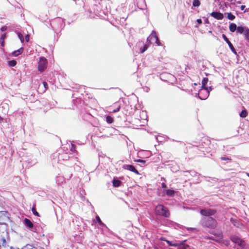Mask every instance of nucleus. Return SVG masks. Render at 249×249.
Listing matches in <instances>:
<instances>
[{
	"label": "nucleus",
	"mask_w": 249,
	"mask_h": 249,
	"mask_svg": "<svg viewBox=\"0 0 249 249\" xmlns=\"http://www.w3.org/2000/svg\"><path fill=\"white\" fill-rule=\"evenodd\" d=\"M203 227L210 229H215L218 225L217 220L212 217H203L200 221Z\"/></svg>",
	"instance_id": "obj_1"
},
{
	"label": "nucleus",
	"mask_w": 249,
	"mask_h": 249,
	"mask_svg": "<svg viewBox=\"0 0 249 249\" xmlns=\"http://www.w3.org/2000/svg\"><path fill=\"white\" fill-rule=\"evenodd\" d=\"M155 212L157 215L164 217H168L170 216V212L168 208L161 204H159L155 207Z\"/></svg>",
	"instance_id": "obj_2"
},
{
	"label": "nucleus",
	"mask_w": 249,
	"mask_h": 249,
	"mask_svg": "<svg viewBox=\"0 0 249 249\" xmlns=\"http://www.w3.org/2000/svg\"><path fill=\"white\" fill-rule=\"evenodd\" d=\"M47 59L43 57H39L38 61V70L42 72L47 67Z\"/></svg>",
	"instance_id": "obj_3"
},
{
	"label": "nucleus",
	"mask_w": 249,
	"mask_h": 249,
	"mask_svg": "<svg viewBox=\"0 0 249 249\" xmlns=\"http://www.w3.org/2000/svg\"><path fill=\"white\" fill-rule=\"evenodd\" d=\"M200 214L204 216V217H212L216 213V211L211 209H202L200 211Z\"/></svg>",
	"instance_id": "obj_4"
},
{
	"label": "nucleus",
	"mask_w": 249,
	"mask_h": 249,
	"mask_svg": "<svg viewBox=\"0 0 249 249\" xmlns=\"http://www.w3.org/2000/svg\"><path fill=\"white\" fill-rule=\"evenodd\" d=\"M210 91L208 88H201L199 89L198 95L201 100L206 99L209 96Z\"/></svg>",
	"instance_id": "obj_5"
},
{
	"label": "nucleus",
	"mask_w": 249,
	"mask_h": 249,
	"mask_svg": "<svg viewBox=\"0 0 249 249\" xmlns=\"http://www.w3.org/2000/svg\"><path fill=\"white\" fill-rule=\"evenodd\" d=\"M154 39L155 40V42L158 45H160V40L157 35V34L155 32L153 31L150 36L147 37V42H149V44H151V40Z\"/></svg>",
	"instance_id": "obj_6"
},
{
	"label": "nucleus",
	"mask_w": 249,
	"mask_h": 249,
	"mask_svg": "<svg viewBox=\"0 0 249 249\" xmlns=\"http://www.w3.org/2000/svg\"><path fill=\"white\" fill-rule=\"evenodd\" d=\"M123 168L125 170H129L136 174V175H140L139 171L135 168L132 165L125 164L123 166Z\"/></svg>",
	"instance_id": "obj_7"
},
{
	"label": "nucleus",
	"mask_w": 249,
	"mask_h": 249,
	"mask_svg": "<svg viewBox=\"0 0 249 249\" xmlns=\"http://www.w3.org/2000/svg\"><path fill=\"white\" fill-rule=\"evenodd\" d=\"M231 240L234 243L237 244L238 245L240 246H244V241H243L242 239L238 237L237 236H231Z\"/></svg>",
	"instance_id": "obj_8"
},
{
	"label": "nucleus",
	"mask_w": 249,
	"mask_h": 249,
	"mask_svg": "<svg viewBox=\"0 0 249 249\" xmlns=\"http://www.w3.org/2000/svg\"><path fill=\"white\" fill-rule=\"evenodd\" d=\"M222 37L223 38V39H224V40L227 43V44H228L230 48L231 49V52L234 53V54H236V51L235 49V48H234L233 45L231 44V43L229 41V39L227 37V36H226V35H225L224 34H223L222 35Z\"/></svg>",
	"instance_id": "obj_9"
},
{
	"label": "nucleus",
	"mask_w": 249,
	"mask_h": 249,
	"mask_svg": "<svg viewBox=\"0 0 249 249\" xmlns=\"http://www.w3.org/2000/svg\"><path fill=\"white\" fill-rule=\"evenodd\" d=\"M210 15L217 20H221L224 18L223 14L220 12H213Z\"/></svg>",
	"instance_id": "obj_10"
},
{
	"label": "nucleus",
	"mask_w": 249,
	"mask_h": 249,
	"mask_svg": "<svg viewBox=\"0 0 249 249\" xmlns=\"http://www.w3.org/2000/svg\"><path fill=\"white\" fill-rule=\"evenodd\" d=\"M249 29L247 28L242 26H239L237 27L236 32L237 34H243L244 35V36H245V34L247 32V30H249Z\"/></svg>",
	"instance_id": "obj_11"
},
{
	"label": "nucleus",
	"mask_w": 249,
	"mask_h": 249,
	"mask_svg": "<svg viewBox=\"0 0 249 249\" xmlns=\"http://www.w3.org/2000/svg\"><path fill=\"white\" fill-rule=\"evenodd\" d=\"M231 223L235 227L240 228L242 226V224L237 219L231 218L230 220Z\"/></svg>",
	"instance_id": "obj_12"
},
{
	"label": "nucleus",
	"mask_w": 249,
	"mask_h": 249,
	"mask_svg": "<svg viewBox=\"0 0 249 249\" xmlns=\"http://www.w3.org/2000/svg\"><path fill=\"white\" fill-rule=\"evenodd\" d=\"M212 234L217 238V240H216L217 241L222 240L223 238V234L222 231H219L218 232H213L212 233Z\"/></svg>",
	"instance_id": "obj_13"
},
{
	"label": "nucleus",
	"mask_w": 249,
	"mask_h": 249,
	"mask_svg": "<svg viewBox=\"0 0 249 249\" xmlns=\"http://www.w3.org/2000/svg\"><path fill=\"white\" fill-rule=\"evenodd\" d=\"M184 242H185V240L183 241V242L178 243L177 249H191L189 245L183 244Z\"/></svg>",
	"instance_id": "obj_14"
},
{
	"label": "nucleus",
	"mask_w": 249,
	"mask_h": 249,
	"mask_svg": "<svg viewBox=\"0 0 249 249\" xmlns=\"http://www.w3.org/2000/svg\"><path fill=\"white\" fill-rule=\"evenodd\" d=\"M23 51H24L23 48L21 47L19 49H18V50L14 51L12 53V54L14 56H18L19 54H21L23 52Z\"/></svg>",
	"instance_id": "obj_15"
},
{
	"label": "nucleus",
	"mask_w": 249,
	"mask_h": 249,
	"mask_svg": "<svg viewBox=\"0 0 249 249\" xmlns=\"http://www.w3.org/2000/svg\"><path fill=\"white\" fill-rule=\"evenodd\" d=\"M237 26L236 24L231 23L229 25V30L231 32H234L237 30Z\"/></svg>",
	"instance_id": "obj_16"
},
{
	"label": "nucleus",
	"mask_w": 249,
	"mask_h": 249,
	"mask_svg": "<svg viewBox=\"0 0 249 249\" xmlns=\"http://www.w3.org/2000/svg\"><path fill=\"white\" fill-rule=\"evenodd\" d=\"M24 224L27 227H29V228H32L33 227V223L30 219L28 218H25Z\"/></svg>",
	"instance_id": "obj_17"
},
{
	"label": "nucleus",
	"mask_w": 249,
	"mask_h": 249,
	"mask_svg": "<svg viewBox=\"0 0 249 249\" xmlns=\"http://www.w3.org/2000/svg\"><path fill=\"white\" fill-rule=\"evenodd\" d=\"M121 184L122 182L118 179H114L112 180V185L114 187H118Z\"/></svg>",
	"instance_id": "obj_18"
},
{
	"label": "nucleus",
	"mask_w": 249,
	"mask_h": 249,
	"mask_svg": "<svg viewBox=\"0 0 249 249\" xmlns=\"http://www.w3.org/2000/svg\"><path fill=\"white\" fill-rule=\"evenodd\" d=\"M42 84L43 88L42 89H40V93H44L46 91V90L48 89V84L46 82H43Z\"/></svg>",
	"instance_id": "obj_19"
},
{
	"label": "nucleus",
	"mask_w": 249,
	"mask_h": 249,
	"mask_svg": "<svg viewBox=\"0 0 249 249\" xmlns=\"http://www.w3.org/2000/svg\"><path fill=\"white\" fill-rule=\"evenodd\" d=\"M175 192L173 190L168 189L166 190V194L168 196H174Z\"/></svg>",
	"instance_id": "obj_20"
},
{
	"label": "nucleus",
	"mask_w": 249,
	"mask_h": 249,
	"mask_svg": "<svg viewBox=\"0 0 249 249\" xmlns=\"http://www.w3.org/2000/svg\"><path fill=\"white\" fill-rule=\"evenodd\" d=\"M208 82V78L207 77L203 78L202 81V87L201 88H208L206 87V84Z\"/></svg>",
	"instance_id": "obj_21"
},
{
	"label": "nucleus",
	"mask_w": 249,
	"mask_h": 249,
	"mask_svg": "<svg viewBox=\"0 0 249 249\" xmlns=\"http://www.w3.org/2000/svg\"><path fill=\"white\" fill-rule=\"evenodd\" d=\"M227 18L231 20H233L235 18V17L231 12L227 13Z\"/></svg>",
	"instance_id": "obj_22"
},
{
	"label": "nucleus",
	"mask_w": 249,
	"mask_h": 249,
	"mask_svg": "<svg viewBox=\"0 0 249 249\" xmlns=\"http://www.w3.org/2000/svg\"><path fill=\"white\" fill-rule=\"evenodd\" d=\"M17 64V61L15 60H12L8 61V66L9 67H14Z\"/></svg>",
	"instance_id": "obj_23"
},
{
	"label": "nucleus",
	"mask_w": 249,
	"mask_h": 249,
	"mask_svg": "<svg viewBox=\"0 0 249 249\" xmlns=\"http://www.w3.org/2000/svg\"><path fill=\"white\" fill-rule=\"evenodd\" d=\"M166 242L170 246H173V247H177L178 246V243L175 242L173 243L168 240H166Z\"/></svg>",
	"instance_id": "obj_24"
},
{
	"label": "nucleus",
	"mask_w": 249,
	"mask_h": 249,
	"mask_svg": "<svg viewBox=\"0 0 249 249\" xmlns=\"http://www.w3.org/2000/svg\"><path fill=\"white\" fill-rule=\"evenodd\" d=\"M5 36H6L5 34H3L1 35V38L0 39V44H1V46H4V40Z\"/></svg>",
	"instance_id": "obj_25"
},
{
	"label": "nucleus",
	"mask_w": 249,
	"mask_h": 249,
	"mask_svg": "<svg viewBox=\"0 0 249 249\" xmlns=\"http://www.w3.org/2000/svg\"><path fill=\"white\" fill-rule=\"evenodd\" d=\"M247 115L248 113L246 110H243L240 113V116L242 118H245Z\"/></svg>",
	"instance_id": "obj_26"
},
{
	"label": "nucleus",
	"mask_w": 249,
	"mask_h": 249,
	"mask_svg": "<svg viewBox=\"0 0 249 249\" xmlns=\"http://www.w3.org/2000/svg\"><path fill=\"white\" fill-rule=\"evenodd\" d=\"M106 121L108 124H111L113 122V119L112 117L107 116L106 117Z\"/></svg>",
	"instance_id": "obj_27"
},
{
	"label": "nucleus",
	"mask_w": 249,
	"mask_h": 249,
	"mask_svg": "<svg viewBox=\"0 0 249 249\" xmlns=\"http://www.w3.org/2000/svg\"><path fill=\"white\" fill-rule=\"evenodd\" d=\"M200 5V2L199 0H194L193 5L195 7H198Z\"/></svg>",
	"instance_id": "obj_28"
},
{
	"label": "nucleus",
	"mask_w": 249,
	"mask_h": 249,
	"mask_svg": "<svg viewBox=\"0 0 249 249\" xmlns=\"http://www.w3.org/2000/svg\"><path fill=\"white\" fill-rule=\"evenodd\" d=\"M32 211L35 215L38 217L40 216L39 213L36 211L35 207L32 208Z\"/></svg>",
	"instance_id": "obj_29"
},
{
	"label": "nucleus",
	"mask_w": 249,
	"mask_h": 249,
	"mask_svg": "<svg viewBox=\"0 0 249 249\" xmlns=\"http://www.w3.org/2000/svg\"><path fill=\"white\" fill-rule=\"evenodd\" d=\"M17 34H18V36L21 42L23 43V42L24 41V38L23 35L19 32H18L17 33Z\"/></svg>",
	"instance_id": "obj_30"
},
{
	"label": "nucleus",
	"mask_w": 249,
	"mask_h": 249,
	"mask_svg": "<svg viewBox=\"0 0 249 249\" xmlns=\"http://www.w3.org/2000/svg\"><path fill=\"white\" fill-rule=\"evenodd\" d=\"M150 44L149 43V42H147V44H145L144 45V46L143 47V48L141 50V53H144L148 48V45H149Z\"/></svg>",
	"instance_id": "obj_31"
},
{
	"label": "nucleus",
	"mask_w": 249,
	"mask_h": 249,
	"mask_svg": "<svg viewBox=\"0 0 249 249\" xmlns=\"http://www.w3.org/2000/svg\"><path fill=\"white\" fill-rule=\"evenodd\" d=\"M96 219L100 225H103L102 221H101L100 217L98 215H96Z\"/></svg>",
	"instance_id": "obj_32"
},
{
	"label": "nucleus",
	"mask_w": 249,
	"mask_h": 249,
	"mask_svg": "<svg viewBox=\"0 0 249 249\" xmlns=\"http://www.w3.org/2000/svg\"><path fill=\"white\" fill-rule=\"evenodd\" d=\"M245 37L246 39L249 40V29L247 30V32L245 34Z\"/></svg>",
	"instance_id": "obj_33"
},
{
	"label": "nucleus",
	"mask_w": 249,
	"mask_h": 249,
	"mask_svg": "<svg viewBox=\"0 0 249 249\" xmlns=\"http://www.w3.org/2000/svg\"><path fill=\"white\" fill-rule=\"evenodd\" d=\"M120 109V106H119L118 107H117L116 108L113 109L112 110V112H114V113L117 112L119 111Z\"/></svg>",
	"instance_id": "obj_34"
},
{
	"label": "nucleus",
	"mask_w": 249,
	"mask_h": 249,
	"mask_svg": "<svg viewBox=\"0 0 249 249\" xmlns=\"http://www.w3.org/2000/svg\"><path fill=\"white\" fill-rule=\"evenodd\" d=\"M135 161L137 162L142 163H145V160H140V159L136 160Z\"/></svg>",
	"instance_id": "obj_35"
},
{
	"label": "nucleus",
	"mask_w": 249,
	"mask_h": 249,
	"mask_svg": "<svg viewBox=\"0 0 249 249\" xmlns=\"http://www.w3.org/2000/svg\"><path fill=\"white\" fill-rule=\"evenodd\" d=\"M2 246L3 247H5V246H6V240H5V239L4 238V237H3V238H2Z\"/></svg>",
	"instance_id": "obj_36"
},
{
	"label": "nucleus",
	"mask_w": 249,
	"mask_h": 249,
	"mask_svg": "<svg viewBox=\"0 0 249 249\" xmlns=\"http://www.w3.org/2000/svg\"><path fill=\"white\" fill-rule=\"evenodd\" d=\"M25 40H26V42H29V39H30V36H29V35H28V34L26 35L25 36Z\"/></svg>",
	"instance_id": "obj_37"
},
{
	"label": "nucleus",
	"mask_w": 249,
	"mask_h": 249,
	"mask_svg": "<svg viewBox=\"0 0 249 249\" xmlns=\"http://www.w3.org/2000/svg\"><path fill=\"white\" fill-rule=\"evenodd\" d=\"M220 159H221V160H231V159H230V158H226V157H221Z\"/></svg>",
	"instance_id": "obj_38"
},
{
	"label": "nucleus",
	"mask_w": 249,
	"mask_h": 249,
	"mask_svg": "<svg viewBox=\"0 0 249 249\" xmlns=\"http://www.w3.org/2000/svg\"><path fill=\"white\" fill-rule=\"evenodd\" d=\"M6 30H7V27L6 26H4L2 27L1 28V31L2 32H4Z\"/></svg>",
	"instance_id": "obj_39"
},
{
	"label": "nucleus",
	"mask_w": 249,
	"mask_h": 249,
	"mask_svg": "<svg viewBox=\"0 0 249 249\" xmlns=\"http://www.w3.org/2000/svg\"><path fill=\"white\" fill-rule=\"evenodd\" d=\"M43 88V86H41V85H39L37 91L40 93V89H42Z\"/></svg>",
	"instance_id": "obj_40"
},
{
	"label": "nucleus",
	"mask_w": 249,
	"mask_h": 249,
	"mask_svg": "<svg viewBox=\"0 0 249 249\" xmlns=\"http://www.w3.org/2000/svg\"><path fill=\"white\" fill-rule=\"evenodd\" d=\"M160 240H161V241H164L166 242V240H167V239L165 238V237H163V236H162L160 238Z\"/></svg>",
	"instance_id": "obj_41"
},
{
	"label": "nucleus",
	"mask_w": 249,
	"mask_h": 249,
	"mask_svg": "<svg viewBox=\"0 0 249 249\" xmlns=\"http://www.w3.org/2000/svg\"><path fill=\"white\" fill-rule=\"evenodd\" d=\"M197 22L198 23H199L200 24H202V20L201 19H200V18L197 19Z\"/></svg>",
	"instance_id": "obj_42"
},
{
	"label": "nucleus",
	"mask_w": 249,
	"mask_h": 249,
	"mask_svg": "<svg viewBox=\"0 0 249 249\" xmlns=\"http://www.w3.org/2000/svg\"><path fill=\"white\" fill-rule=\"evenodd\" d=\"M161 186H162V188H166V187H167V186H166V184H165V183H162L161 184Z\"/></svg>",
	"instance_id": "obj_43"
},
{
	"label": "nucleus",
	"mask_w": 249,
	"mask_h": 249,
	"mask_svg": "<svg viewBox=\"0 0 249 249\" xmlns=\"http://www.w3.org/2000/svg\"><path fill=\"white\" fill-rule=\"evenodd\" d=\"M245 7H246L245 5H242L241 6V10H244Z\"/></svg>",
	"instance_id": "obj_44"
},
{
	"label": "nucleus",
	"mask_w": 249,
	"mask_h": 249,
	"mask_svg": "<svg viewBox=\"0 0 249 249\" xmlns=\"http://www.w3.org/2000/svg\"><path fill=\"white\" fill-rule=\"evenodd\" d=\"M206 238L208 239H210V240H214V239H213V237H207Z\"/></svg>",
	"instance_id": "obj_45"
},
{
	"label": "nucleus",
	"mask_w": 249,
	"mask_h": 249,
	"mask_svg": "<svg viewBox=\"0 0 249 249\" xmlns=\"http://www.w3.org/2000/svg\"><path fill=\"white\" fill-rule=\"evenodd\" d=\"M246 175L249 177V173H246Z\"/></svg>",
	"instance_id": "obj_46"
},
{
	"label": "nucleus",
	"mask_w": 249,
	"mask_h": 249,
	"mask_svg": "<svg viewBox=\"0 0 249 249\" xmlns=\"http://www.w3.org/2000/svg\"><path fill=\"white\" fill-rule=\"evenodd\" d=\"M237 3L240 4L241 2L240 1H238Z\"/></svg>",
	"instance_id": "obj_47"
},
{
	"label": "nucleus",
	"mask_w": 249,
	"mask_h": 249,
	"mask_svg": "<svg viewBox=\"0 0 249 249\" xmlns=\"http://www.w3.org/2000/svg\"><path fill=\"white\" fill-rule=\"evenodd\" d=\"M209 89H210V90H211V89H212L211 87H210V88H209Z\"/></svg>",
	"instance_id": "obj_48"
},
{
	"label": "nucleus",
	"mask_w": 249,
	"mask_h": 249,
	"mask_svg": "<svg viewBox=\"0 0 249 249\" xmlns=\"http://www.w3.org/2000/svg\"><path fill=\"white\" fill-rule=\"evenodd\" d=\"M11 249H13L12 247H11Z\"/></svg>",
	"instance_id": "obj_49"
}]
</instances>
